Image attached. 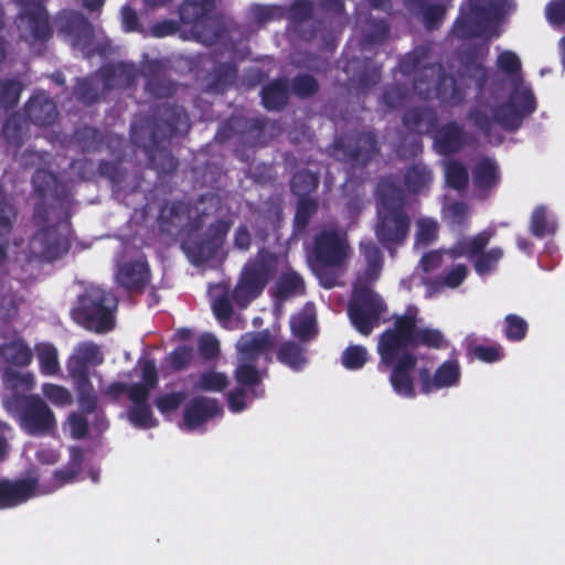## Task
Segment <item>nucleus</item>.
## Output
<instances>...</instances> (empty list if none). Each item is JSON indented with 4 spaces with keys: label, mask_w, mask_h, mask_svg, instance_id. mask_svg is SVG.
Here are the masks:
<instances>
[{
    "label": "nucleus",
    "mask_w": 565,
    "mask_h": 565,
    "mask_svg": "<svg viewBox=\"0 0 565 565\" xmlns=\"http://www.w3.org/2000/svg\"><path fill=\"white\" fill-rule=\"evenodd\" d=\"M190 118L182 106L162 104L150 115L137 117L130 126L131 142L148 156L149 166L159 175L173 173L179 160L168 149L171 138L189 130Z\"/></svg>",
    "instance_id": "obj_1"
},
{
    "label": "nucleus",
    "mask_w": 565,
    "mask_h": 565,
    "mask_svg": "<svg viewBox=\"0 0 565 565\" xmlns=\"http://www.w3.org/2000/svg\"><path fill=\"white\" fill-rule=\"evenodd\" d=\"M497 67L514 82L508 98L493 109V116L478 106L471 107L467 119L487 138L491 136L494 122L503 130L514 132L519 130L527 117L537 108L536 98L530 86L523 84L521 71L522 63L516 53L503 51L497 57Z\"/></svg>",
    "instance_id": "obj_2"
},
{
    "label": "nucleus",
    "mask_w": 565,
    "mask_h": 565,
    "mask_svg": "<svg viewBox=\"0 0 565 565\" xmlns=\"http://www.w3.org/2000/svg\"><path fill=\"white\" fill-rule=\"evenodd\" d=\"M393 327L384 330L377 341L380 364L391 369L393 391L407 398L416 396L413 372L417 356L409 349L418 330V308L408 306L403 315L394 316Z\"/></svg>",
    "instance_id": "obj_3"
},
{
    "label": "nucleus",
    "mask_w": 565,
    "mask_h": 565,
    "mask_svg": "<svg viewBox=\"0 0 565 565\" xmlns=\"http://www.w3.org/2000/svg\"><path fill=\"white\" fill-rule=\"evenodd\" d=\"M430 49L419 45L398 62L399 72L412 77L415 93L422 99L434 97L444 107H459L466 103L469 86L459 77L447 74L441 63L429 60Z\"/></svg>",
    "instance_id": "obj_4"
},
{
    "label": "nucleus",
    "mask_w": 565,
    "mask_h": 565,
    "mask_svg": "<svg viewBox=\"0 0 565 565\" xmlns=\"http://www.w3.org/2000/svg\"><path fill=\"white\" fill-rule=\"evenodd\" d=\"M277 265L276 255L266 248H260L244 265L232 292L227 282H218L213 286L211 288V307L216 320L224 324L232 319L234 315L232 300L237 308L245 309L260 297L274 278Z\"/></svg>",
    "instance_id": "obj_5"
},
{
    "label": "nucleus",
    "mask_w": 565,
    "mask_h": 565,
    "mask_svg": "<svg viewBox=\"0 0 565 565\" xmlns=\"http://www.w3.org/2000/svg\"><path fill=\"white\" fill-rule=\"evenodd\" d=\"M412 217L408 196L392 178H383L376 188L374 234L383 248L393 252L403 246L409 235Z\"/></svg>",
    "instance_id": "obj_6"
},
{
    "label": "nucleus",
    "mask_w": 565,
    "mask_h": 565,
    "mask_svg": "<svg viewBox=\"0 0 565 565\" xmlns=\"http://www.w3.org/2000/svg\"><path fill=\"white\" fill-rule=\"evenodd\" d=\"M116 298L109 291L90 286L86 288L71 309V317L75 323L96 333L110 331L115 326L114 310Z\"/></svg>",
    "instance_id": "obj_7"
},
{
    "label": "nucleus",
    "mask_w": 565,
    "mask_h": 565,
    "mask_svg": "<svg viewBox=\"0 0 565 565\" xmlns=\"http://www.w3.org/2000/svg\"><path fill=\"white\" fill-rule=\"evenodd\" d=\"M6 407L19 416L21 429L29 436H46L56 429V418L39 395L12 394L4 399Z\"/></svg>",
    "instance_id": "obj_8"
},
{
    "label": "nucleus",
    "mask_w": 565,
    "mask_h": 565,
    "mask_svg": "<svg viewBox=\"0 0 565 565\" xmlns=\"http://www.w3.org/2000/svg\"><path fill=\"white\" fill-rule=\"evenodd\" d=\"M381 151V143L375 130L363 129L343 134L334 139L329 153L335 160L352 168H365Z\"/></svg>",
    "instance_id": "obj_9"
},
{
    "label": "nucleus",
    "mask_w": 565,
    "mask_h": 565,
    "mask_svg": "<svg viewBox=\"0 0 565 565\" xmlns=\"http://www.w3.org/2000/svg\"><path fill=\"white\" fill-rule=\"evenodd\" d=\"M494 232L483 230L473 236H465L455 242L447 250L450 258H468L479 276H486L494 271L504 257V250L500 246L487 249Z\"/></svg>",
    "instance_id": "obj_10"
},
{
    "label": "nucleus",
    "mask_w": 565,
    "mask_h": 565,
    "mask_svg": "<svg viewBox=\"0 0 565 565\" xmlns=\"http://www.w3.org/2000/svg\"><path fill=\"white\" fill-rule=\"evenodd\" d=\"M374 282L355 280L348 315L353 327L363 335H369L379 324L386 306L373 289Z\"/></svg>",
    "instance_id": "obj_11"
},
{
    "label": "nucleus",
    "mask_w": 565,
    "mask_h": 565,
    "mask_svg": "<svg viewBox=\"0 0 565 565\" xmlns=\"http://www.w3.org/2000/svg\"><path fill=\"white\" fill-rule=\"evenodd\" d=\"M484 8L487 9L486 15L478 17L471 13V11H465V8L461 7L460 13L452 25L455 36L460 40L489 39L490 23L512 13L516 8V3L515 0H486Z\"/></svg>",
    "instance_id": "obj_12"
},
{
    "label": "nucleus",
    "mask_w": 565,
    "mask_h": 565,
    "mask_svg": "<svg viewBox=\"0 0 565 565\" xmlns=\"http://www.w3.org/2000/svg\"><path fill=\"white\" fill-rule=\"evenodd\" d=\"M350 252L347 233L337 227H328L315 235L309 257L317 267L340 268Z\"/></svg>",
    "instance_id": "obj_13"
},
{
    "label": "nucleus",
    "mask_w": 565,
    "mask_h": 565,
    "mask_svg": "<svg viewBox=\"0 0 565 565\" xmlns=\"http://www.w3.org/2000/svg\"><path fill=\"white\" fill-rule=\"evenodd\" d=\"M214 9V0H183L178 8L179 22L190 25L194 35L202 42L214 43L218 41L222 31L214 24L210 15Z\"/></svg>",
    "instance_id": "obj_14"
},
{
    "label": "nucleus",
    "mask_w": 565,
    "mask_h": 565,
    "mask_svg": "<svg viewBox=\"0 0 565 565\" xmlns=\"http://www.w3.org/2000/svg\"><path fill=\"white\" fill-rule=\"evenodd\" d=\"M68 238L61 234L57 224L42 226L31 236L28 245L29 260L53 262L68 252Z\"/></svg>",
    "instance_id": "obj_15"
},
{
    "label": "nucleus",
    "mask_w": 565,
    "mask_h": 565,
    "mask_svg": "<svg viewBox=\"0 0 565 565\" xmlns=\"http://www.w3.org/2000/svg\"><path fill=\"white\" fill-rule=\"evenodd\" d=\"M266 126L265 117H247L235 114L220 126L215 139L218 142H225L234 136H239L244 143L255 147L263 141Z\"/></svg>",
    "instance_id": "obj_16"
},
{
    "label": "nucleus",
    "mask_w": 565,
    "mask_h": 565,
    "mask_svg": "<svg viewBox=\"0 0 565 565\" xmlns=\"http://www.w3.org/2000/svg\"><path fill=\"white\" fill-rule=\"evenodd\" d=\"M131 387L132 384L115 381L108 385L105 394L114 401L119 399L122 395H127L131 403L127 409V418L134 427L139 429L157 427L159 422L153 416L151 405H143L140 398L135 397Z\"/></svg>",
    "instance_id": "obj_17"
},
{
    "label": "nucleus",
    "mask_w": 565,
    "mask_h": 565,
    "mask_svg": "<svg viewBox=\"0 0 565 565\" xmlns=\"http://www.w3.org/2000/svg\"><path fill=\"white\" fill-rule=\"evenodd\" d=\"M420 392L429 395L433 392L457 386L461 379V369L458 360L449 359L443 362L434 372L427 367L418 371Z\"/></svg>",
    "instance_id": "obj_18"
},
{
    "label": "nucleus",
    "mask_w": 565,
    "mask_h": 565,
    "mask_svg": "<svg viewBox=\"0 0 565 565\" xmlns=\"http://www.w3.org/2000/svg\"><path fill=\"white\" fill-rule=\"evenodd\" d=\"M36 478L0 479V510L17 508L36 495Z\"/></svg>",
    "instance_id": "obj_19"
},
{
    "label": "nucleus",
    "mask_w": 565,
    "mask_h": 565,
    "mask_svg": "<svg viewBox=\"0 0 565 565\" xmlns=\"http://www.w3.org/2000/svg\"><path fill=\"white\" fill-rule=\"evenodd\" d=\"M58 32L72 39L73 46L87 47L92 44L94 30L88 19L77 11H64L57 17Z\"/></svg>",
    "instance_id": "obj_20"
},
{
    "label": "nucleus",
    "mask_w": 565,
    "mask_h": 565,
    "mask_svg": "<svg viewBox=\"0 0 565 565\" xmlns=\"http://www.w3.org/2000/svg\"><path fill=\"white\" fill-rule=\"evenodd\" d=\"M434 132V149L438 154H456L468 145V134L456 120L445 122Z\"/></svg>",
    "instance_id": "obj_21"
},
{
    "label": "nucleus",
    "mask_w": 565,
    "mask_h": 565,
    "mask_svg": "<svg viewBox=\"0 0 565 565\" xmlns=\"http://www.w3.org/2000/svg\"><path fill=\"white\" fill-rule=\"evenodd\" d=\"M150 278L151 271L145 256L124 263L116 273L118 285L129 292H143Z\"/></svg>",
    "instance_id": "obj_22"
},
{
    "label": "nucleus",
    "mask_w": 565,
    "mask_h": 565,
    "mask_svg": "<svg viewBox=\"0 0 565 565\" xmlns=\"http://www.w3.org/2000/svg\"><path fill=\"white\" fill-rule=\"evenodd\" d=\"M488 52L487 45L483 51L479 45H471L463 51L460 58L462 66L461 75H466L475 82L479 94L483 93L490 77L489 70L483 65Z\"/></svg>",
    "instance_id": "obj_23"
},
{
    "label": "nucleus",
    "mask_w": 565,
    "mask_h": 565,
    "mask_svg": "<svg viewBox=\"0 0 565 565\" xmlns=\"http://www.w3.org/2000/svg\"><path fill=\"white\" fill-rule=\"evenodd\" d=\"M24 114L30 122L39 127H50L57 118L53 99L44 92L34 93L24 105Z\"/></svg>",
    "instance_id": "obj_24"
},
{
    "label": "nucleus",
    "mask_w": 565,
    "mask_h": 565,
    "mask_svg": "<svg viewBox=\"0 0 565 565\" xmlns=\"http://www.w3.org/2000/svg\"><path fill=\"white\" fill-rule=\"evenodd\" d=\"M221 413L222 409L215 398L196 396L185 406L183 423L188 430H194Z\"/></svg>",
    "instance_id": "obj_25"
},
{
    "label": "nucleus",
    "mask_w": 565,
    "mask_h": 565,
    "mask_svg": "<svg viewBox=\"0 0 565 565\" xmlns=\"http://www.w3.org/2000/svg\"><path fill=\"white\" fill-rule=\"evenodd\" d=\"M471 173L475 188L483 195H488L501 182L500 166L492 157L486 156L477 160Z\"/></svg>",
    "instance_id": "obj_26"
},
{
    "label": "nucleus",
    "mask_w": 565,
    "mask_h": 565,
    "mask_svg": "<svg viewBox=\"0 0 565 565\" xmlns=\"http://www.w3.org/2000/svg\"><path fill=\"white\" fill-rule=\"evenodd\" d=\"M237 72V66L234 63H217L211 72L202 77L201 88L204 93L222 94L234 84Z\"/></svg>",
    "instance_id": "obj_27"
},
{
    "label": "nucleus",
    "mask_w": 565,
    "mask_h": 565,
    "mask_svg": "<svg viewBox=\"0 0 565 565\" xmlns=\"http://www.w3.org/2000/svg\"><path fill=\"white\" fill-rule=\"evenodd\" d=\"M404 127L418 135H427L436 130L438 124L437 111L428 106L408 108L402 116Z\"/></svg>",
    "instance_id": "obj_28"
},
{
    "label": "nucleus",
    "mask_w": 565,
    "mask_h": 565,
    "mask_svg": "<svg viewBox=\"0 0 565 565\" xmlns=\"http://www.w3.org/2000/svg\"><path fill=\"white\" fill-rule=\"evenodd\" d=\"M404 7L411 14L420 18L428 31L439 29L446 15L444 4L430 3L428 0H404Z\"/></svg>",
    "instance_id": "obj_29"
},
{
    "label": "nucleus",
    "mask_w": 565,
    "mask_h": 565,
    "mask_svg": "<svg viewBox=\"0 0 565 565\" xmlns=\"http://www.w3.org/2000/svg\"><path fill=\"white\" fill-rule=\"evenodd\" d=\"M20 18L26 20L33 40L47 42L52 38L53 30L50 24V15L43 4L23 9Z\"/></svg>",
    "instance_id": "obj_30"
},
{
    "label": "nucleus",
    "mask_w": 565,
    "mask_h": 565,
    "mask_svg": "<svg viewBox=\"0 0 565 565\" xmlns=\"http://www.w3.org/2000/svg\"><path fill=\"white\" fill-rule=\"evenodd\" d=\"M359 248L366 266L364 270L358 275L355 280L375 282L379 279L383 267V255L381 249L370 238L361 241Z\"/></svg>",
    "instance_id": "obj_31"
},
{
    "label": "nucleus",
    "mask_w": 565,
    "mask_h": 565,
    "mask_svg": "<svg viewBox=\"0 0 565 565\" xmlns=\"http://www.w3.org/2000/svg\"><path fill=\"white\" fill-rule=\"evenodd\" d=\"M31 182L41 201H46L49 198L60 200L64 193V185L58 181L56 174L46 169L35 170Z\"/></svg>",
    "instance_id": "obj_32"
},
{
    "label": "nucleus",
    "mask_w": 565,
    "mask_h": 565,
    "mask_svg": "<svg viewBox=\"0 0 565 565\" xmlns=\"http://www.w3.org/2000/svg\"><path fill=\"white\" fill-rule=\"evenodd\" d=\"M141 382L132 383V395L140 398L143 405H150L151 391L159 384V374L153 359H147L140 364Z\"/></svg>",
    "instance_id": "obj_33"
},
{
    "label": "nucleus",
    "mask_w": 565,
    "mask_h": 565,
    "mask_svg": "<svg viewBox=\"0 0 565 565\" xmlns=\"http://www.w3.org/2000/svg\"><path fill=\"white\" fill-rule=\"evenodd\" d=\"M273 347L274 340L267 331L254 333L249 340L242 343L239 360L256 362L260 356L265 355L269 361L268 354Z\"/></svg>",
    "instance_id": "obj_34"
},
{
    "label": "nucleus",
    "mask_w": 565,
    "mask_h": 565,
    "mask_svg": "<svg viewBox=\"0 0 565 565\" xmlns=\"http://www.w3.org/2000/svg\"><path fill=\"white\" fill-rule=\"evenodd\" d=\"M262 103L267 110H281L289 99V86L286 78H276L267 83L260 92Z\"/></svg>",
    "instance_id": "obj_35"
},
{
    "label": "nucleus",
    "mask_w": 565,
    "mask_h": 565,
    "mask_svg": "<svg viewBox=\"0 0 565 565\" xmlns=\"http://www.w3.org/2000/svg\"><path fill=\"white\" fill-rule=\"evenodd\" d=\"M306 284L300 274L295 270H286L280 274L275 285V297L286 300L292 297L303 296Z\"/></svg>",
    "instance_id": "obj_36"
},
{
    "label": "nucleus",
    "mask_w": 565,
    "mask_h": 565,
    "mask_svg": "<svg viewBox=\"0 0 565 565\" xmlns=\"http://www.w3.org/2000/svg\"><path fill=\"white\" fill-rule=\"evenodd\" d=\"M84 452L81 447L74 446L70 448L68 462L53 472V481L57 487H63L76 480L83 470Z\"/></svg>",
    "instance_id": "obj_37"
},
{
    "label": "nucleus",
    "mask_w": 565,
    "mask_h": 565,
    "mask_svg": "<svg viewBox=\"0 0 565 565\" xmlns=\"http://www.w3.org/2000/svg\"><path fill=\"white\" fill-rule=\"evenodd\" d=\"M104 88H127L136 79L134 66L118 63L106 67L103 71Z\"/></svg>",
    "instance_id": "obj_38"
},
{
    "label": "nucleus",
    "mask_w": 565,
    "mask_h": 565,
    "mask_svg": "<svg viewBox=\"0 0 565 565\" xmlns=\"http://www.w3.org/2000/svg\"><path fill=\"white\" fill-rule=\"evenodd\" d=\"M277 361L290 370L299 372L308 363L305 345L295 341L282 342L276 354Z\"/></svg>",
    "instance_id": "obj_39"
},
{
    "label": "nucleus",
    "mask_w": 565,
    "mask_h": 565,
    "mask_svg": "<svg viewBox=\"0 0 565 565\" xmlns=\"http://www.w3.org/2000/svg\"><path fill=\"white\" fill-rule=\"evenodd\" d=\"M0 355L6 362L19 367L30 365L33 359L30 347L22 339L0 345Z\"/></svg>",
    "instance_id": "obj_40"
},
{
    "label": "nucleus",
    "mask_w": 565,
    "mask_h": 565,
    "mask_svg": "<svg viewBox=\"0 0 565 565\" xmlns=\"http://www.w3.org/2000/svg\"><path fill=\"white\" fill-rule=\"evenodd\" d=\"M433 181V171L424 163H414L404 174V184L409 192L419 193Z\"/></svg>",
    "instance_id": "obj_41"
},
{
    "label": "nucleus",
    "mask_w": 565,
    "mask_h": 565,
    "mask_svg": "<svg viewBox=\"0 0 565 565\" xmlns=\"http://www.w3.org/2000/svg\"><path fill=\"white\" fill-rule=\"evenodd\" d=\"M319 210V202L315 198H301L297 200L296 212L292 220V227L295 234L303 233L311 218Z\"/></svg>",
    "instance_id": "obj_42"
},
{
    "label": "nucleus",
    "mask_w": 565,
    "mask_h": 565,
    "mask_svg": "<svg viewBox=\"0 0 565 565\" xmlns=\"http://www.w3.org/2000/svg\"><path fill=\"white\" fill-rule=\"evenodd\" d=\"M444 172L447 186L458 192L467 189L469 184V171L460 160L450 159L446 161Z\"/></svg>",
    "instance_id": "obj_43"
},
{
    "label": "nucleus",
    "mask_w": 565,
    "mask_h": 565,
    "mask_svg": "<svg viewBox=\"0 0 565 565\" xmlns=\"http://www.w3.org/2000/svg\"><path fill=\"white\" fill-rule=\"evenodd\" d=\"M556 222L550 217L546 206L537 205L531 215L530 232L537 238L547 235H554L556 232Z\"/></svg>",
    "instance_id": "obj_44"
},
{
    "label": "nucleus",
    "mask_w": 565,
    "mask_h": 565,
    "mask_svg": "<svg viewBox=\"0 0 565 565\" xmlns=\"http://www.w3.org/2000/svg\"><path fill=\"white\" fill-rule=\"evenodd\" d=\"M23 89L24 86L18 78H0V109L9 110L15 108Z\"/></svg>",
    "instance_id": "obj_45"
},
{
    "label": "nucleus",
    "mask_w": 565,
    "mask_h": 565,
    "mask_svg": "<svg viewBox=\"0 0 565 565\" xmlns=\"http://www.w3.org/2000/svg\"><path fill=\"white\" fill-rule=\"evenodd\" d=\"M319 177L307 169L297 171L290 180L291 192L301 198H310L309 194L315 192L319 186Z\"/></svg>",
    "instance_id": "obj_46"
},
{
    "label": "nucleus",
    "mask_w": 565,
    "mask_h": 565,
    "mask_svg": "<svg viewBox=\"0 0 565 565\" xmlns=\"http://www.w3.org/2000/svg\"><path fill=\"white\" fill-rule=\"evenodd\" d=\"M220 248L221 247H218L215 243H213L210 238H207L204 235V237L193 242L190 246H188L186 253L190 260L194 265L199 266L213 259Z\"/></svg>",
    "instance_id": "obj_47"
},
{
    "label": "nucleus",
    "mask_w": 565,
    "mask_h": 565,
    "mask_svg": "<svg viewBox=\"0 0 565 565\" xmlns=\"http://www.w3.org/2000/svg\"><path fill=\"white\" fill-rule=\"evenodd\" d=\"M40 371L44 375H56L60 372V362L56 348L51 343L36 347Z\"/></svg>",
    "instance_id": "obj_48"
},
{
    "label": "nucleus",
    "mask_w": 565,
    "mask_h": 565,
    "mask_svg": "<svg viewBox=\"0 0 565 565\" xmlns=\"http://www.w3.org/2000/svg\"><path fill=\"white\" fill-rule=\"evenodd\" d=\"M73 93L77 102L92 106L99 100L100 87L94 79L83 77L77 78Z\"/></svg>",
    "instance_id": "obj_49"
},
{
    "label": "nucleus",
    "mask_w": 565,
    "mask_h": 565,
    "mask_svg": "<svg viewBox=\"0 0 565 565\" xmlns=\"http://www.w3.org/2000/svg\"><path fill=\"white\" fill-rule=\"evenodd\" d=\"M75 138L83 152H97L104 142L103 134L88 126L76 130Z\"/></svg>",
    "instance_id": "obj_50"
},
{
    "label": "nucleus",
    "mask_w": 565,
    "mask_h": 565,
    "mask_svg": "<svg viewBox=\"0 0 565 565\" xmlns=\"http://www.w3.org/2000/svg\"><path fill=\"white\" fill-rule=\"evenodd\" d=\"M529 331V324L525 319L509 313L504 317L503 334L510 342H520L525 339Z\"/></svg>",
    "instance_id": "obj_51"
},
{
    "label": "nucleus",
    "mask_w": 565,
    "mask_h": 565,
    "mask_svg": "<svg viewBox=\"0 0 565 565\" xmlns=\"http://www.w3.org/2000/svg\"><path fill=\"white\" fill-rule=\"evenodd\" d=\"M369 361V353L361 344H351L344 349L341 355V363L344 369L361 370Z\"/></svg>",
    "instance_id": "obj_52"
},
{
    "label": "nucleus",
    "mask_w": 565,
    "mask_h": 565,
    "mask_svg": "<svg viewBox=\"0 0 565 565\" xmlns=\"http://www.w3.org/2000/svg\"><path fill=\"white\" fill-rule=\"evenodd\" d=\"M414 339L411 349L425 347L438 350L445 345V335L438 329L418 328Z\"/></svg>",
    "instance_id": "obj_53"
},
{
    "label": "nucleus",
    "mask_w": 565,
    "mask_h": 565,
    "mask_svg": "<svg viewBox=\"0 0 565 565\" xmlns=\"http://www.w3.org/2000/svg\"><path fill=\"white\" fill-rule=\"evenodd\" d=\"M292 334L300 341H310L317 335L316 319L312 316L299 315L290 321Z\"/></svg>",
    "instance_id": "obj_54"
},
{
    "label": "nucleus",
    "mask_w": 565,
    "mask_h": 565,
    "mask_svg": "<svg viewBox=\"0 0 565 565\" xmlns=\"http://www.w3.org/2000/svg\"><path fill=\"white\" fill-rule=\"evenodd\" d=\"M468 273L465 264H456L447 273L437 276L434 285L439 288H457L466 280Z\"/></svg>",
    "instance_id": "obj_55"
},
{
    "label": "nucleus",
    "mask_w": 565,
    "mask_h": 565,
    "mask_svg": "<svg viewBox=\"0 0 565 565\" xmlns=\"http://www.w3.org/2000/svg\"><path fill=\"white\" fill-rule=\"evenodd\" d=\"M235 380L243 387H254L262 383V376L256 362L241 361L235 370Z\"/></svg>",
    "instance_id": "obj_56"
},
{
    "label": "nucleus",
    "mask_w": 565,
    "mask_h": 565,
    "mask_svg": "<svg viewBox=\"0 0 565 565\" xmlns=\"http://www.w3.org/2000/svg\"><path fill=\"white\" fill-rule=\"evenodd\" d=\"M98 173L116 188H120L127 177V170L122 168L120 161L102 160L98 164Z\"/></svg>",
    "instance_id": "obj_57"
},
{
    "label": "nucleus",
    "mask_w": 565,
    "mask_h": 565,
    "mask_svg": "<svg viewBox=\"0 0 565 565\" xmlns=\"http://www.w3.org/2000/svg\"><path fill=\"white\" fill-rule=\"evenodd\" d=\"M145 88L156 98H168L177 92V83L170 79L166 74L160 77L146 81Z\"/></svg>",
    "instance_id": "obj_58"
},
{
    "label": "nucleus",
    "mask_w": 565,
    "mask_h": 565,
    "mask_svg": "<svg viewBox=\"0 0 565 565\" xmlns=\"http://www.w3.org/2000/svg\"><path fill=\"white\" fill-rule=\"evenodd\" d=\"M291 88L297 97L309 98L319 90V83L312 75L301 73L292 78Z\"/></svg>",
    "instance_id": "obj_59"
},
{
    "label": "nucleus",
    "mask_w": 565,
    "mask_h": 565,
    "mask_svg": "<svg viewBox=\"0 0 565 565\" xmlns=\"http://www.w3.org/2000/svg\"><path fill=\"white\" fill-rule=\"evenodd\" d=\"M467 353L484 363H494L503 358L502 348L499 344L482 345L468 343Z\"/></svg>",
    "instance_id": "obj_60"
},
{
    "label": "nucleus",
    "mask_w": 565,
    "mask_h": 565,
    "mask_svg": "<svg viewBox=\"0 0 565 565\" xmlns=\"http://www.w3.org/2000/svg\"><path fill=\"white\" fill-rule=\"evenodd\" d=\"M228 384L227 376L223 373L207 371L200 375L195 387L205 392H222Z\"/></svg>",
    "instance_id": "obj_61"
},
{
    "label": "nucleus",
    "mask_w": 565,
    "mask_h": 565,
    "mask_svg": "<svg viewBox=\"0 0 565 565\" xmlns=\"http://www.w3.org/2000/svg\"><path fill=\"white\" fill-rule=\"evenodd\" d=\"M408 98V89L405 85L394 84L384 88L382 94L383 104L390 109L401 108Z\"/></svg>",
    "instance_id": "obj_62"
},
{
    "label": "nucleus",
    "mask_w": 565,
    "mask_h": 565,
    "mask_svg": "<svg viewBox=\"0 0 565 565\" xmlns=\"http://www.w3.org/2000/svg\"><path fill=\"white\" fill-rule=\"evenodd\" d=\"M186 394L183 391L162 394L156 397L154 406L161 414L175 412L185 401Z\"/></svg>",
    "instance_id": "obj_63"
},
{
    "label": "nucleus",
    "mask_w": 565,
    "mask_h": 565,
    "mask_svg": "<svg viewBox=\"0 0 565 565\" xmlns=\"http://www.w3.org/2000/svg\"><path fill=\"white\" fill-rule=\"evenodd\" d=\"M448 223L452 227L462 228L468 225L469 206L461 201H455L447 209Z\"/></svg>",
    "instance_id": "obj_64"
}]
</instances>
